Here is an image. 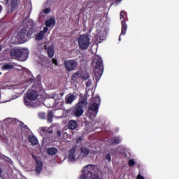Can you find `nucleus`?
<instances>
[{
  "instance_id": "0eeeda50",
  "label": "nucleus",
  "mask_w": 179,
  "mask_h": 179,
  "mask_svg": "<svg viewBox=\"0 0 179 179\" xmlns=\"http://www.w3.org/2000/svg\"><path fill=\"white\" fill-rule=\"evenodd\" d=\"M64 65L68 72H72L78 67V62L73 59H69L64 62Z\"/></svg>"
},
{
  "instance_id": "58836bf2",
  "label": "nucleus",
  "mask_w": 179,
  "mask_h": 179,
  "mask_svg": "<svg viewBox=\"0 0 179 179\" xmlns=\"http://www.w3.org/2000/svg\"><path fill=\"white\" fill-rule=\"evenodd\" d=\"M124 36V35L120 34V36H119V41H121V36Z\"/></svg>"
},
{
  "instance_id": "9b49d317",
  "label": "nucleus",
  "mask_w": 179,
  "mask_h": 179,
  "mask_svg": "<svg viewBox=\"0 0 179 179\" xmlns=\"http://www.w3.org/2000/svg\"><path fill=\"white\" fill-rule=\"evenodd\" d=\"M94 62H96V69H99L101 72H103V60L99 56H95L94 58Z\"/></svg>"
},
{
  "instance_id": "37998d69",
  "label": "nucleus",
  "mask_w": 179,
  "mask_h": 179,
  "mask_svg": "<svg viewBox=\"0 0 179 179\" xmlns=\"http://www.w3.org/2000/svg\"><path fill=\"white\" fill-rule=\"evenodd\" d=\"M60 97H62L63 94H59Z\"/></svg>"
},
{
  "instance_id": "c85d7f7f",
  "label": "nucleus",
  "mask_w": 179,
  "mask_h": 179,
  "mask_svg": "<svg viewBox=\"0 0 179 179\" xmlns=\"http://www.w3.org/2000/svg\"><path fill=\"white\" fill-rule=\"evenodd\" d=\"M38 117L41 119V120H45V113H38Z\"/></svg>"
},
{
  "instance_id": "cd10ccee",
  "label": "nucleus",
  "mask_w": 179,
  "mask_h": 179,
  "mask_svg": "<svg viewBox=\"0 0 179 179\" xmlns=\"http://www.w3.org/2000/svg\"><path fill=\"white\" fill-rule=\"evenodd\" d=\"M48 122H52V112H48Z\"/></svg>"
},
{
  "instance_id": "bb28decb",
  "label": "nucleus",
  "mask_w": 179,
  "mask_h": 179,
  "mask_svg": "<svg viewBox=\"0 0 179 179\" xmlns=\"http://www.w3.org/2000/svg\"><path fill=\"white\" fill-rule=\"evenodd\" d=\"M121 138L120 137H115L113 138V143H116L117 145H118V143H121Z\"/></svg>"
},
{
  "instance_id": "393cba45",
  "label": "nucleus",
  "mask_w": 179,
  "mask_h": 179,
  "mask_svg": "<svg viewBox=\"0 0 179 179\" xmlns=\"http://www.w3.org/2000/svg\"><path fill=\"white\" fill-rule=\"evenodd\" d=\"M8 122H11L12 124H13V122L17 123L19 121L17 120H16V119L13 120V119L10 118V117H8V118L4 120V122H6V124H8Z\"/></svg>"
},
{
  "instance_id": "7c9ffc66",
  "label": "nucleus",
  "mask_w": 179,
  "mask_h": 179,
  "mask_svg": "<svg viewBox=\"0 0 179 179\" xmlns=\"http://www.w3.org/2000/svg\"><path fill=\"white\" fill-rule=\"evenodd\" d=\"M129 167H132V166H135V161H134V159L129 160Z\"/></svg>"
},
{
  "instance_id": "f704fd0d",
  "label": "nucleus",
  "mask_w": 179,
  "mask_h": 179,
  "mask_svg": "<svg viewBox=\"0 0 179 179\" xmlns=\"http://www.w3.org/2000/svg\"><path fill=\"white\" fill-rule=\"evenodd\" d=\"M137 179H145V178H143V176H142L141 175H138L137 176Z\"/></svg>"
},
{
  "instance_id": "a19ab883",
  "label": "nucleus",
  "mask_w": 179,
  "mask_h": 179,
  "mask_svg": "<svg viewBox=\"0 0 179 179\" xmlns=\"http://www.w3.org/2000/svg\"><path fill=\"white\" fill-rule=\"evenodd\" d=\"M1 174H2V169L0 168V177H1Z\"/></svg>"
},
{
  "instance_id": "f03ea898",
  "label": "nucleus",
  "mask_w": 179,
  "mask_h": 179,
  "mask_svg": "<svg viewBox=\"0 0 179 179\" xmlns=\"http://www.w3.org/2000/svg\"><path fill=\"white\" fill-rule=\"evenodd\" d=\"M90 105L88 108L87 114L90 118H91V120H93V118H96L97 113H99V107H100V97H92L90 99Z\"/></svg>"
},
{
  "instance_id": "a18cd8bd",
  "label": "nucleus",
  "mask_w": 179,
  "mask_h": 179,
  "mask_svg": "<svg viewBox=\"0 0 179 179\" xmlns=\"http://www.w3.org/2000/svg\"><path fill=\"white\" fill-rule=\"evenodd\" d=\"M9 2V0H6V3H8Z\"/></svg>"
},
{
  "instance_id": "1a4fd4ad",
  "label": "nucleus",
  "mask_w": 179,
  "mask_h": 179,
  "mask_svg": "<svg viewBox=\"0 0 179 179\" xmlns=\"http://www.w3.org/2000/svg\"><path fill=\"white\" fill-rule=\"evenodd\" d=\"M124 13H125V12H124V11H121V13H120V19H122V22H121V24H122L121 34H122L123 36H125V34L127 33V29H128L127 22H125V18L124 17Z\"/></svg>"
},
{
  "instance_id": "6e6552de",
  "label": "nucleus",
  "mask_w": 179,
  "mask_h": 179,
  "mask_svg": "<svg viewBox=\"0 0 179 179\" xmlns=\"http://www.w3.org/2000/svg\"><path fill=\"white\" fill-rule=\"evenodd\" d=\"M68 159L69 162H75L77 159H82V156L76 154V148L73 147L69 152Z\"/></svg>"
},
{
  "instance_id": "4468645a",
  "label": "nucleus",
  "mask_w": 179,
  "mask_h": 179,
  "mask_svg": "<svg viewBox=\"0 0 179 179\" xmlns=\"http://www.w3.org/2000/svg\"><path fill=\"white\" fill-rule=\"evenodd\" d=\"M48 31V27H45L43 31H41L36 36V40H43L44 38V34Z\"/></svg>"
},
{
  "instance_id": "49530a36",
  "label": "nucleus",
  "mask_w": 179,
  "mask_h": 179,
  "mask_svg": "<svg viewBox=\"0 0 179 179\" xmlns=\"http://www.w3.org/2000/svg\"><path fill=\"white\" fill-rule=\"evenodd\" d=\"M117 1H121V0H117Z\"/></svg>"
},
{
  "instance_id": "412c9836",
  "label": "nucleus",
  "mask_w": 179,
  "mask_h": 179,
  "mask_svg": "<svg viewBox=\"0 0 179 179\" xmlns=\"http://www.w3.org/2000/svg\"><path fill=\"white\" fill-rule=\"evenodd\" d=\"M57 152H58V150L54 147L50 148L48 150V154L50 156H54L55 155H57Z\"/></svg>"
},
{
  "instance_id": "f8f14e48",
  "label": "nucleus",
  "mask_w": 179,
  "mask_h": 179,
  "mask_svg": "<svg viewBox=\"0 0 179 179\" xmlns=\"http://www.w3.org/2000/svg\"><path fill=\"white\" fill-rule=\"evenodd\" d=\"M76 99H78V96L73 94H68L65 97L66 104H72Z\"/></svg>"
},
{
  "instance_id": "473e14b6",
  "label": "nucleus",
  "mask_w": 179,
  "mask_h": 179,
  "mask_svg": "<svg viewBox=\"0 0 179 179\" xmlns=\"http://www.w3.org/2000/svg\"><path fill=\"white\" fill-rule=\"evenodd\" d=\"M52 64H54V65H55L56 66L58 65V63L57 62V59L53 58L52 59Z\"/></svg>"
},
{
  "instance_id": "f3484780",
  "label": "nucleus",
  "mask_w": 179,
  "mask_h": 179,
  "mask_svg": "<svg viewBox=\"0 0 179 179\" xmlns=\"http://www.w3.org/2000/svg\"><path fill=\"white\" fill-rule=\"evenodd\" d=\"M69 129L73 131L78 128V123L75 120H70L68 124Z\"/></svg>"
},
{
  "instance_id": "ddd939ff",
  "label": "nucleus",
  "mask_w": 179,
  "mask_h": 179,
  "mask_svg": "<svg viewBox=\"0 0 179 179\" xmlns=\"http://www.w3.org/2000/svg\"><path fill=\"white\" fill-rule=\"evenodd\" d=\"M51 99H53V100H55V103L56 106H58V104L64 101V99L59 98V94H57V93L53 94L51 96Z\"/></svg>"
},
{
  "instance_id": "c756f323",
  "label": "nucleus",
  "mask_w": 179,
  "mask_h": 179,
  "mask_svg": "<svg viewBox=\"0 0 179 179\" xmlns=\"http://www.w3.org/2000/svg\"><path fill=\"white\" fill-rule=\"evenodd\" d=\"M105 159L108 162H111V155L110 154H106L105 155Z\"/></svg>"
},
{
  "instance_id": "7ed1b4c3",
  "label": "nucleus",
  "mask_w": 179,
  "mask_h": 179,
  "mask_svg": "<svg viewBox=\"0 0 179 179\" xmlns=\"http://www.w3.org/2000/svg\"><path fill=\"white\" fill-rule=\"evenodd\" d=\"M96 166L94 165H87L84 167L83 174L80 176V179H100V176L94 173Z\"/></svg>"
},
{
  "instance_id": "2eb2a0df",
  "label": "nucleus",
  "mask_w": 179,
  "mask_h": 179,
  "mask_svg": "<svg viewBox=\"0 0 179 179\" xmlns=\"http://www.w3.org/2000/svg\"><path fill=\"white\" fill-rule=\"evenodd\" d=\"M33 157L36 162V171H37V173H41V170H43V162L37 159V158H36V157H34V155H33Z\"/></svg>"
},
{
  "instance_id": "ea45409f",
  "label": "nucleus",
  "mask_w": 179,
  "mask_h": 179,
  "mask_svg": "<svg viewBox=\"0 0 179 179\" xmlns=\"http://www.w3.org/2000/svg\"><path fill=\"white\" fill-rule=\"evenodd\" d=\"M2 9H3L2 6L0 5V13L1 12H2Z\"/></svg>"
},
{
  "instance_id": "dca6fc26",
  "label": "nucleus",
  "mask_w": 179,
  "mask_h": 179,
  "mask_svg": "<svg viewBox=\"0 0 179 179\" xmlns=\"http://www.w3.org/2000/svg\"><path fill=\"white\" fill-rule=\"evenodd\" d=\"M90 153V150H89V149L86 148H81L80 156H81V159H83V157H87Z\"/></svg>"
},
{
  "instance_id": "79ce46f5",
  "label": "nucleus",
  "mask_w": 179,
  "mask_h": 179,
  "mask_svg": "<svg viewBox=\"0 0 179 179\" xmlns=\"http://www.w3.org/2000/svg\"><path fill=\"white\" fill-rule=\"evenodd\" d=\"M2 51V45H0V52Z\"/></svg>"
},
{
  "instance_id": "6ab92c4d",
  "label": "nucleus",
  "mask_w": 179,
  "mask_h": 179,
  "mask_svg": "<svg viewBox=\"0 0 179 179\" xmlns=\"http://www.w3.org/2000/svg\"><path fill=\"white\" fill-rule=\"evenodd\" d=\"M54 131L51 128L41 127L40 134L41 135H44V134H52Z\"/></svg>"
},
{
  "instance_id": "e433bc0d",
  "label": "nucleus",
  "mask_w": 179,
  "mask_h": 179,
  "mask_svg": "<svg viewBox=\"0 0 179 179\" xmlns=\"http://www.w3.org/2000/svg\"><path fill=\"white\" fill-rule=\"evenodd\" d=\"M86 86H87V87L90 86V81H87V82L86 83Z\"/></svg>"
},
{
  "instance_id": "a211bd4d",
  "label": "nucleus",
  "mask_w": 179,
  "mask_h": 179,
  "mask_svg": "<svg viewBox=\"0 0 179 179\" xmlns=\"http://www.w3.org/2000/svg\"><path fill=\"white\" fill-rule=\"evenodd\" d=\"M106 36L107 31H106V29H101V31L99 32V40H106Z\"/></svg>"
},
{
  "instance_id": "f257e3e1",
  "label": "nucleus",
  "mask_w": 179,
  "mask_h": 179,
  "mask_svg": "<svg viewBox=\"0 0 179 179\" xmlns=\"http://www.w3.org/2000/svg\"><path fill=\"white\" fill-rule=\"evenodd\" d=\"M87 106V98L81 97L79 99L78 103H77L72 109L71 114L74 117L79 118V117H82L83 115V113L85 110L83 108Z\"/></svg>"
},
{
  "instance_id": "a878e982",
  "label": "nucleus",
  "mask_w": 179,
  "mask_h": 179,
  "mask_svg": "<svg viewBox=\"0 0 179 179\" xmlns=\"http://www.w3.org/2000/svg\"><path fill=\"white\" fill-rule=\"evenodd\" d=\"M2 69H13V65L5 64L4 66H3Z\"/></svg>"
},
{
  "instance_id": "aec40b11",
  "label": "nucleus",
  "mask_w": 179,
  "mask_h": 179,
  "mask_svg": "<svg viewBox=\"0 0 179 179\" xmlns=\"http://www.w3.org/2000/svg\"><path fill=\"white\" fill-rule=\"evenodd\" d=\"M18 5H19V1L17 0H11L10 11L13 12V10L17 8Z\"/></svg>"
},
{
  "instance_id": "b1692460",
  "label": "nucleus",
  "mask_w": 179,
  "mask_h": 179,
  "mask_svg": "<svg viewBox=\"0 0 179 179\" xmlns=\"http://www.w3.org/2000/svg\"><path fill=\"white\" fill-rule=\"evenodd\" d=\"M48 54L50 58H52V57H54V47L50 46L48 48Z\"/></svg>"
},
{
  "instance_id": "20e7f679",
  "label": "nucleus",
  "mask_w": 179,
  "mask_h": 179,
  "mask_svg": "<svg viewBox=\"0 0 179 179\" xmlns=\"http://www.w3.org/2000/svg\"><path fill=\"white\" fill-rule=\"evenodd\" d=\"M38 94L37 92L29 90L27 93L26 97L24 98V102L27 107H37L38 103L37 102V96Z\"/></svg>"
},
{
  "instance_id": "4c0bfd02",
  "label": "nucleus",
  "mask_w": 179,
  "mask_h": 179,
  "mask_svg": "<svg viewBox=\"0 0 179 179\" xmlns=\"http://www.w3.org/2000/svg\"><path fill=\"white\" fill-rule=\"evenodd\" d=\"M80 141H82V138L79 137L77 138V142L79 143L80 142Z\"/></svg>"
},
{
  "instance_id": "423d86ee",
  "label": "nucleus",
  "mask_w": 179,
  "mask_h": 179,
  "mask_svg": "<svg viewBox=\"0 0 179 179\" xmlns=\"http://www.w3.org/2000/svg\"><path fill=\"white\" fill-rule=\"evenodd\" d=\"M78 46L81 50H87L90 44V39L87 35H81L78 39Z\"/></svg>"
},
{
  "instance_id": "2f4dec72",
  "label": "nucleus",
  "mask_w": 179,
  "mask_h": 179,
  "mask_svg": "<svg viewBox=\"0 0 179 179\" xmlns=\"http://www.w3.org/2000/svg\"><path fill=\"white\" fill-rule=\"evenodd\" d=\"M78 75H80V71H77L74 74H73V78H76Z\"/></svg>"
},
{
  "instance_id": "72a5a7b5",
  "label": "nucleus",
  "mask_w": 179,
  "mask_h": 179,
  "mask_svg": "<svg viewBox=\"0 0 179 179\" xmlns=\"http://www.w3.org/2000/svg\"><path fill=\"white\" fill-rule=\"evenodd\" d=\"M44 13H50V12H51V10H50V8H45L43 10Z\"/></svg>"
},
{
  "instance_id": "5701e85b",
  "label": "nucleus",
  "mask_w": 179,
  "mask_h": 179,
  "mask_svg": "<svg viewBox=\"0 0 179 179\" xmlns=\"http://www.w3.org/2000/svg\"><path fill=\"white\" fill-rule=\"evenodd\" d=\"M55 24V20H54L53 18H51L47 20L45 22V26H47V27H51V26H54Z\"/></svg>"
},
{
  "instance_id": "39448f33",
  "label": "nucleus",
  "mask_w": 179,
  "mask_h": 179,
  "mask_svg": "<svg viewBox=\"0 0 179 179\" xmlns=\"http://www.w3.org/2000/svg\"><path fill=\"white\" fill-rule=\"evenodd\" d=\"M10 57L13 58H22V61H26L29 57V50L24 49H13L10 52Z\"/></svg>"
},
{
  "instance_id": "9d476101",
  "label": "nucleus",
  "mask_w": 179,
  "mask_h": 179,
  "mask_svg": "<svg viewBox=\"0 0 179 179\" xmlns=\"http://www.w3.org/2000/svg\"><path fill=\"white\" fill-rule=\"evenodd\" d=\"M26 31H19L14 41L15 44H22V43H24Z\"/></svg>"
},
{
  "instance_id": "c9c22d12",
  "label": "nucleus",
  "mask_w": 179,
  "mask_h": 179,
  "mask_svg": "<svg viewBox=\"0 0 179 179\" xmlns=\"http://www.w3.org/2000/svg\"><path fill=\"white\" fill-rule=\"evenodd\" d=\"M57 136H61V135H62L61 131L58 130L57 131Z\"/></svg>"
},
{
  "instance_id": "c03bdc74",
  "label": "nucleus",
  "mask_w": 179,
  "mask_h": 179,
  "mask_svg": "<svg viewBox=\"0 0 179 179\" xmlns=\"http://www.w3.org/2000/svg\"><path fill=\"white\" fill-rule=\"evenodd\" d=\"M44 47H45V49L47 50V46H46V45H44Z\"/></svg>"
},
{
  "instance_id": "4be33fe9",
  "label": "nucleus",
  "mask_w": 179,
  "mask_h": 179,
  "mask_svg": "<svg viewBox=\"0 0 179 179\" xmlns=\"http://www.w3.org/2000/svg\"><path fill=\"white\" fill-rule=\"evenodd\" d=\"M29 141L30 142V143H31V145H37L38 142L37 141V138L34 136H29Z\"/></svg>"
}]
</instances>
